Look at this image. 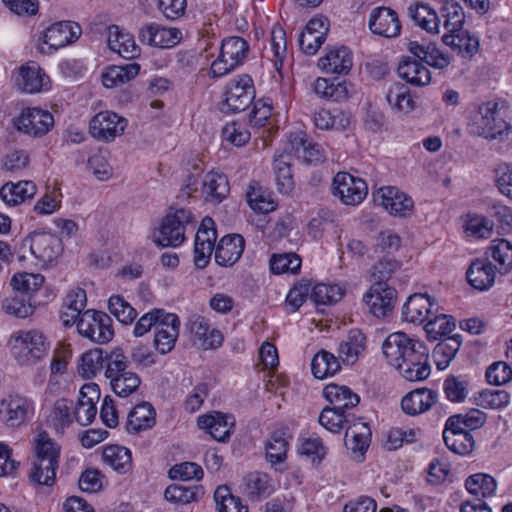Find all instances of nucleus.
Segmentation results:
<instances>
[{
  "instance_id": "nucleus-1",
  "label": "nucleus",
  "mask_w": 512,
  "mask_h": 512,
  "mask_svg": "<svg viewBox=\"0 0 512 512\" xmlns=\"http://www.w3.org/2000/svg\"><path fill=\"white\" fill-rule=\"evenodd\" d=\"M382 349L388 363L406 380L423 381L430 375L429 350L423 342L396 332L385 339Z\"/></svg>"
},
{
  "instance_id": "nucleus-2",
  "label": "nucleus",
  "mask_w": 512,
  "mask_h": 512,
  "mask_svg": "<svg viewBox=\"0 0 512 512\" xmlns=\"http://www.w3.org/2000/svg\"><path fill=\"white\" fill-rule=\"evenodd\" d=\"M505 102L488 101L478 107L480 118L472 125V133L487 140L502 139L512 126L505 120Z\"/></svg>"
},
{
  "instance_id": "nucleus-3",
  "label": "nucleus",
  "mask_w": 512,
  "mask_h": 512,
  "mask_svg": "<svg viewBox=\"0 0 512 512\" xmlns=\"http://www.w3.org/2000/svg\"><path fill=\"white\" fill-rule=\"evenodd\" d=\"M11 354L19 365L31 366L47 356L49 344L37 330L18 331L9 340Z\"/></svg>"
},
{
  "instance_id": "nucleus-4",
  "label": "nucleus",
  "mask_w": 512,
  "mask_h": 512,
  "mask_svg": "<svg viewBox=\"0 0 512 512\" xmlns=\"http://www.w3.org/2000/svg\"><path fill=\"white\" fill-rule=\"evenodd\" d=\"M61 239L55 234L45 232H32L25 237L19 248V261L30 253L43 265L53 264L62 253Z\"/></svg>"
},
{
  "instance_id": "nucleus-5",
  "label": "nucleus",
  "mask_w": 512,
  "mask_h": 512,
  "mask_svg": "<svg viewBox=\"0 0 512 512\" xmlns=\"http://www.w3.org/2000/svg\"><path fill=\"white\" fill-rule=\"evenodd\" d=\"M255 98L253 79L248 74L239 75L229 81L224 90L221 111L238 113L247 109Z\"/></svg>"
},
{
  "instance_id": "nucleus-6",
  "label": "nucleus",
  "mask_w": 512,
  "mask_h": 512,
  "mask_svg": "<svg viewBox=\"0 0 512 512\" xmlns=\"http://www.w3.org/2000/svg\"><path fill=\"white\" fill-rule=\"evenodd\" d=\"M248 50V43L241 37L224 39L219 56L210 68L213 77H221L234 70L246 58Z\"/></svg>"
},
{
  "instance_id": "nucleus-7",
  "label": "nucleus",
  "mask_w": 512,
  "mask_h": 512,
  "mask_svg": "<svg viewBox=\"0 0 512 512\" xmlns=\"http://www.w3.org/2000/svg\"><path fill=\"white\" fill-rule=\"evenodd\" d=\"M80 335L98 344H105L112 340L114 330L112 319L102 311L86 310L77 322Z\"/></svg>"
},
{
  "instance_id": "nucleus-8",
  "label": "nucleus",
  "mask_w": 512,
  "mask_h": 512,
  "mask_svg": "<svg viewBox=\"0 0 512 512\" xmlns=\"http://www.w3.org/2000/svg\"><path fill=\"white\" fill-rule=\"evenodd\" d=\"M192 218V213L183 208L166 215L154 242L161 247L179 246L185 239V227L192 221Z\"/></svg>"
},
{
  "instance_id": "nucleus-9",
  "label": "nucleus",
  "mask_w": 512,
  "mask_h": 512,
  "mask_svg": "<svg viewBox=\"0 0 512 512\" xmlns=\"http://www.w3.org/2000/svg\"><path fill=\"white\" fill-rule=\"evenodd\" d=\"M81 34V26L76 22H55L46 28L43 33V43L47 45V49L41 47V52L51 54L53 51L74 43Z\"/></svg>"
},
{
  "instance_id": "nucleus-10",
  "label": "nucleus",
  "mask_w": 512,
  "mask_h": 512,
  "mask_svg": "<svg viewBox=\"0 0 512 512\" xmlns=\"http://www.w3.org/2000/svg\"><path fill=\"white\" fill-rule=\"evenodd\" d=\"M333 194L345 205H357L366 197L367 184L347 172H339L333 178Z\"/></svg>"
},
{
  "instance_id": "nucleus-11",
  "label": "nucleus",
  "mask_w": 512,
  "mask_h": 512,
  "mask_svg": "<svg viewBox=\"0 0 512 512\" xmlns=\"http://www.w3.org/2000/svg\"><path fill=\"white\" fill-rule=\"evenodd\" d=\"M396 297L395 288L388 286L386 282H379L371 285L363 301L373 316L384 318L392 312Z\"/></svg>"
},
{
  "instance_id": "nucleus-12",
  "label": "nucleus",
  "mask_w": 512,
  "mask_h": 512,
  "mask_svg": "<svg viewBox=\"0 0 512 512\" xmlns=\"http://www.w3.org/2000/svg\"><path fill=\"white\" fill-rule=\"evenodd\" d=\"M127 120L110 111L96 114L90 121V134L101 141L110 142L124 133Z\"/></svg>"
},
{
  "instance_id": "nucleus-13",
  "label": "nucleus",
  "mask_w": 512,
  "mask_h": 512,
  "mask_svg": "<svg viewBox=\"0 0 512 512\" xmlns=\"http://www.w3.org/2000/svg\"><path fill=\"white\" fill-rule=\"evenodd\" d=\"M375 201L395 217L406 218L412 214L414 208L412 198L394 186L380 188L375 195Z\"/></svg>"
},
{
  "instance_id": "nucleus-14",
  "label": "nucleus",
  "mask_w": 512,
  "mask_h": 512,
  "mask_svg": "<svg viewBox=\"0 0 512 512\" xmlns=\"http://www.w3.org/2000/svg\"><path fill=\"white\" fill-rule=\"evenodd\" d=\"M53 125V115L49 111L40 108L24 109L17 119L18 129L35 137L45 135Z\"/></svg>"
},
{
  "instance_id": "nucleus-15",
  "label": "nucleus",
  "mask_w": 512,
  "mask_h": 512,
  "mask_svg": "<svg viewBox=\"0 0 512 512\" xmlns=\"http://www.w3.org/2000/svg\"><path fill=\"white\" fill-rule=\"evenodd\" d=\"M433 308L438 312V304L428 294L415 293L409 296L403 305L402 316L410 323L422 324L425 321L428 322L434 315Z\"/></svg>"
},
{
  "instance_id": "nucleus-16",
  "label": "nucleus",
  "mask_w": 512,
  "mask_h": 512,
  "mask_svg": "<svg viewBox=\"0 0 512 512\" xmlns=\"http://www.w3.org/2000/svg\"><path fill=\"white\" fill-rule=\"evenodd\" d=\"M13 79L18 90L29 94L41 92L48 84L45 72L33 61L20 66Z\"/></svg>"
},
{
  "instance_id": "nucleus-17",
  "label": "nucleus",
  "mask_w": 512,
  "mask_h": 512,
  "mask_svg": "<svg viewBox=\"0 0 512 512\" xmlns=\"http://www.w3.org/2000/svg\"><path fill=\"white\" fill-rule=\"evenodd\" d=\"M369 28L374 34L392 38L400 34L401 24L394 10L388 7H377L370 14Z\"/></svg>"
},
{
  "instance_id": "nucleus-18",
  "label": "nucleus",
  "mask_w": 512,
  "mask_h": 512,
  "mask_svg": "<svg viewBox=\"0 0 512 512\" xmlns=\"http://www.w3.org/2000/svg\"><path fill=\"white\" fill-rule=\"evenodd\" d=\"M407 49L415 58L439 70L447 68L452 60L433 42L409 41Z\"/></svg>"
},
{
  "instance_id": "nucleus-19",
  "label": "nucleus",
  "mask_w": 512,
  "mask_h": 512,
  "mask_svg": "<svg viewBox=\"0 0 512 512\" xmlns=\"http://www.w3.org/2000/svg\"><path fill=\"white\" fill-rule=\"evenodd\" d=\"M197 423L200 429L205 430L218 442L228 441L235 425L232 416L221 412L199 416Z\"/></svg>"
},
{
  "instance_id": "nucleus-20",
  "label": "nucleus",
  "mask_w": 512,
  "mask_h": 512,
  "mask_svg": "<svg viewBox=\"0 0 512 512\" xmlns=\"http://www.w3.org/2000/svg\"><path fill=\"white\" fill-rule=\"evenodd\" d=\"M29 400L20 395H10L0 402V420L8 427H18L26 419Z\"/></svg>"
},
{
  "instance_id": "nucleus-21",
  "label": "nucleus",
  "mask_w": 512,
  "mask_h": 512,
  "mask_svg": "<svg viewBox=\"0 0 512 512\" xmlns=\"http://www.w3.org/2000/svg\"><path fill=\"white\" fill-rule=\"evenodd\" d=\"M353 65V57L346 46L330 48L326 55L318 60V66L326 73L345 75Z\"/></svg>"
},
{
  "instance_id": "nucleus-22",
  "label": "nucleus",
  "mask_w": 512,
  "mask_h": 512,
  "mask_svg": "<svg viewBox=\"0 0 512 512\" xmlns=\"http://www.w3.org/2000/svg\"><path fill=\"white\" fill-rule=\"evenodd\" d=\"M245 240L240 234L224 236L215 249V261L221 266H232L243 254Z\"/></svg>"
},
{
  "instance_id": "nucleus-23",
  "label": "nucleus",
  "mask_w": 512,
  "mask_h": 512,
  "mask_svg": "<svg viewBox=\"0 0 512 512\" xmlns=\"http://www.w3.org/2000/svg\"><path fill=\"white\" fill-rule=\"evenodd\" d=\"M229 192V181L224 173L211 171L204 176L202 193L207 203L217 205L229 195Z\"/></svg>"
},
{
  "instance_id": "nucleus-24",
  "label": "nucleus",
  "mask_w": 512,
  "mask_h": 512,
  "mask_svg": "<svg viewBox=\"0 0 512 512\" xmlns=\"http://www.w3.org/2000/svg\"><path fill=\"white\" fill-rule=\"evenodd\" d=\"M443 440L451 452L461 456L471 454L476 446V442L469 431L450 427L447 421L443 431Z\"/></svg>"
},
{
  "instance_id": "nucleus-25",
  "label": "nucleus",
  "mask_w": 512,
  "mask_h": 512,
  "mask_svg": "<svg viewBox=\"0 0 512 512\" xmlns=\"http://www.w3.org/2000/svg\"><path fill=\"white\" fill-rule=\"evenodd\" d=\"M436 391L421 388L406 394L401 401L402 410L409 415H417L428 411L436 402Z\"/></svg>"
},
{
  "instance_id": "nucleus-26",
  "label": "nucleus",
  "mask_w": 512,
  "mask_h": 512,
  "mask_svg": "<svg viewBox=\"0 0 512 512\" xmlns=\"http://www.w3.org/2000/svg\"><path fill=\"white\" fill-rule=\"evenodd\" d=\"M495 270L496 268L488 259H476L470 264L466 278L475 289L487 290L494 284Z\"/></svg>"
},
{
  "instance_id": "nucleus-27",
  "label": "nucleus",
  "mask_w": 512,
  "mask_h": 512,
  "mask_svg": "<svg viewBox=\"0 0 512 512\" xmlns=\"http://www.w3.org/2000/svg\"><path fill=\"white\" fill-rule=\"evenodd\" d=\"M108 46L112 51L128 60L138 57L141 53V49L135 43L133 36L121 31L116 25L109 28Z\"/></svg>"
},
{
  "instance_id": "nucleus-28",
  "label": "nucleus",
  "mask_w": 512,
  "mask_h": 512,
  "mask_svg": "<svg viewBox=\"0 0 512 512\" xmlns=\"http://www.w3.org/2000/svg\"><path fill=\"white\" fill-rule=\"evenodd\" d=\"M442 41L464 58H471L479 50V39L463 28L445 34Z\"/></svg>"
},
{
  "instance_id": "nucleus-29",
  "label": "nucleus",
  "mask_w": 512,
  "mask_h": 512,
  "mask_svg": "<svg viewBox=\"0 0 512 512\" xmlns=\"http://www.w3.org/2000/svg\"><path fill=\"white\" fill-rule=\"evenodd\" d=\"M274 488L266 473L251 472L243 479L242 491L251 501H259L272 494Z\"/></svg>"
},
{
  "instance_id": "nucleus-30",
  "label": "nucleus",
  "mask_w": 512,
  "mask_h": 512,
  "mask_svg": "<svg viewBox=\"0 0 512 512\" xmlns=\"http://www.w3.org/2000/svg\"><path fill=\"white\" fill-rule=\"evenodd\" d=\"M323 395L334 409L346 411L358 405L360 397L349 387L328 384L323 389Z\"/></svg>"
},
{
  "instance_id": "nucleus-31",
  "label": "nucleus",
  "mask_w": 512,
  "mask_h": 512,
  "mask_svg": "<svg viewBox=\"0 0 512 512\" xmlns=\"http://www.w3.org/2000/svg\"><path fill=\"white\" fill-rule=\"evenodd\" d=\"M398 74L407 83L417 87L426 86L431 82L430 70L416 59L407 58L401 61L398 65Z\"/></svg>"
},
{
  "instance_id": "nucleus-32",
  "label": "nucleus",
  "mask_w": 512,
  "mask_h": 512,
  "mask_svg": "<svg viewBox=\"0 0 512 512\" xmlns=\"http://www.w3.org/2000/svg\"><path fill=\"white\" fill-rule=\"evenodd\" d=\"M156 423L155 410L148 402L135 406L128 414L126 428L128 432L137 433L152 428Z\"/></svg>"
},
{
  "instance_id": "nucleus-33",
  "label": "nucleus",
  "mask_w": 512,
  "mask_h": 512,
  "mask_svg": "<svg viewBox=\"0 0 512 512\" xmlns=\"http://www.w3.org/2000/svg\"><path fill=\"white\" fill-rule=\"evenodd\" d=\"M366 337L357 329L351 330L346 338L339 345V358L346 365H353L359 355L365 350Z\"/></svg>"
},
{
  "instance_id": "nucleus-34",
  "label": "nucleus",
  "mask_w": 512,
  "mask_h": 512,
  "mask_svg": "<svg viewBox=\"0 0 512 512\" xmlns=\"http://www.w3.org/2000/svg\"><path fill=\"white\" fill-rule=\"evenodd\" d=\"M37 188L32 181L6 183L0 189L1 199L8 205H17L36 194Z\"/></svg>"
},
{
  "instance_id": "nucleus-35",
  "label": "nucleus",
  "mask_w": 512,
  "mask_h": 512,
  "mask_svg": "<svg viewBox=\"0 0 512 512\" xmlns=\"http://www.w3.org/2000/svg\"><path fill=\"white\" fill-rule=\"evenodd\" d=\"M204 489L200 485L171 484L164 491V498L173 504H188L200 500Z\"/></svg>"
},
{
  "instance_id": "nucleus-36",
  "label": "nucleus",
  "mask_w": 512,
  "mask_h": 512,
  "mask_svg": "<svg viewBox=\"0 0 512 512\" xmlns=\"http://www.w3.org/2000/svg\"><path fill=\"white\" fill-rule=\"evenodd\" d=\"M462 344L458 334L442 339L433 349V358L439 370H444L456 356Z\"/></svg>"
},
{
  "instance_id": "nucleus-37",
  "label": "nucleus",
  "mask_w": 512,
  "mask_h": 512,
  "mask_svg": "<svg viewBox=\"0 0 512 512\" xmlns=\"http://www.w3.org/2000/svg\"><path fill=\"white\" fill-rule=\"evenodd\" d=\"M140 71V65L137 63H129L123 66L114 65L103 73L102 83L107 88L124 84L135 78Z\"/></svg>"
},
{
  "instance_id": "nucleus-38",
  "label": "nucleus",
  "mask_w": 512,
  "mask_h": 512,
  "mask_svg": "<svg viewBox=\"0 0 512 512\" xmlns=\"http://www.w3.org/2000/svg\"><path fill=\"white\" fill-rule=\"evenodd\" d=\"M408 15L422 29L429 33L438 32L439 17L435 10L423 3H415L409 6Z\"/></svg>"
},
{
  "instance_id": "nucleus-39",
  "label": "nucleus",
  "mask_w": 512,
  "mask_h": 512,
  "mask_svg": "<svg viewBox=\"0 0 512 512\" xmlns=\"http://www.w3.org/2000/svg\"><path fill=\"white\" fill-rule=\"evenodd\" d=\"M489 252L493 265L500 274H507L512 269V244L506 239L492 241Z\"/></svg>"
},
{
  "instance_id": "nucleus-40",
  "label": "nucleus",
  "mask_w": 512,
  "mask_h": 512,
  "mask_svg": "<svg viewBox=\"0 0 512 512\" xmlns=\"http://www.w3.org/2000/svg\"><path fill=\"white\" fill-rule=\"evenodd\" d=\"M339 369V359L326 350L319 351L312 358L311 371L317 379L333 376Z\"/></svg>"
},
{
  "instance_id": "nucleus-41",
  "label": "nucleus",
  "mask_w": 512,
  "mask_h": 512,
  "mask_svg": "<svg viewBox=\"0 0 512 512\" xmlns=\"http://www.w3.org/2000/svg\"><path fill=\"white\" fill-rule=\"evenodd\" d=\"M456 323L452 316L446 314H437L430 317L425 325V331L431 340H439L450 337L449 334L455 329Z\"/></svg>"
},
{
  "instance_id": "nucleus-42",
  "label": "nucleus",
  "mask_w": 512,
  "mask_h": 512,
  "mask_svg": "<svg viewBox=\"0 0 512 512\" xmlns=\"http://www.w3.org/2000/svg\"><path fill=\"white\" fill-rule=\"evenodd\" d=\"M465 487L469 493L486 498L495 494L497 481L490 474L476 473L466 479Z\"/></svg>"
},
{
  "instance_id": "nucleus-43",
  "label": "nucleus",
  "mask_w": 512,
  "mask_h": 512,
  "mask_svg": "<svg viewBox=\"0 0 512 512\" xmlns=\"http://www.w3.org/2000/svg\"><path fill=\"white\" fill-rule=\"evenodd\" d=\"M102 457L106 464L119 473H126L131 465V452L119 445H110L103 450Z\"/></svg>"
},
{
  "instance_id": "nucleus-44",
  "label": "nucleus",
  "mask_w": 512,
  "mask_h": 512,
  "mask_svg": "<svg viewBox=\"0 0 512 512\" xmlns=\"http://www.w3.org/2000/svg\"><path fill=\"white\" fill-rule=\"evenodd\" d=\"M105 351L102 348H95L87 351L81 356L78 366L79 374L86 379H92L97 372L101 371L105 362Z\"/></svg>"
},
{
  "instance_id": "nucleus-45",
  "label": "nucleus",
  "mask_w": 512,
  "mask_h": 512,
  "mask_svg": "<svg viewBox=\"0 0 512 512\" xmlns=\"http://www.w3.org/2000/svg\"><path fill=\"white\" fill-rule=\"evenodd\" d=\"M61 447L46 432L38 434L34 442L33 460L60 461Z\"/></svg>"
},
{
  "instance_id": "nucleus-46",
  "label": "nucleus",
  "mask_w": 512,
  "mask_h": 512,
  "mask_svg": "<svg viewBox=\"0 0 512 512\" xmlns=\"http://www.w3.org/2000/svg\"><path fill=\"white\" fill-rule=\"evenodd\" d=\"M287 156L280 155L274 159L273 169L275 173V180L277 189L281 194L290 195L294 190V181L291 173V167Z\"/></svg>"
},
{
  "instance_id": "nucleus-47",
  "label": "nucleus",
  "mask_w": 512,
  "mask_h": 512,
  "mask_svg": "<svg viewBox=\"0 0 512 512\" xmlns=\"http://www.w3.org/2000/svg\"><path fill=\"white\" fill-rule=\"evenodd\" d=\"M386 99L392 108L399 112L408 113L414 108V100L407 86L402 83L393 84L386 94Z\"/></svg>"
},
{
  "instance_id": "nucleus-48",
  "label": "nucleus",
  "mask_w": 512,
  "mask_h": 512,
  "mask_svg": "<svg viewBox=\"0 0 512 512\" xmlns=\"http://www.w3.org/2000/svg\"><path fill=\"white\" fill-rule=\"evenodd\" d=\"M73 402L65 398L58 399L53 406L49 415V422L57 433H62L66 427L72 422V409Z\"/></svg>"
},
{
  "instance_id": "nucleus-49",
  "label": "nucleus",
  "mask_w": 512,
  "mask_h": 512,
  "mask_svg": "<svg viewBox=\"0 0 512 512\" xmlns=\"http://www.w3.org/2000/svg\"><path fill=\"white\" fill-rule=\"evenodd\" d=\"M486 414L479 409H471L465 414L452 415L447 419L450 427L461 430H475L481 428L486 422Z\"/></svg>"
},
{
  "instance_id": "nucleus-50",
  "label": "nucleus",
  "mask_w": 512,
  "mask_h": 512,
  "mask_svg": "<svg viewBox=\"0 0 512 512\" xmlns=\"http://www.w3.org/2000/svg\"><path fill=\"white\" fill-rule=\"evenodd\" d=\"M310 298L317 305H332L344 295L343 289L337 285L319 283L310 290Z\"/></svg>"
},
{
  "instance_id": "nucleus-51",
  "label": "nucleus",
  "mask_w": 512,
  "mask_h": 512,
  "mask_svg": "<svg viewBox=\"0 0 512 512\" xmlns=\"http://www.w3.org/2000/svg\"><path fill=\"white\" fill-rule=\"evenodd\" d=\"M214 500L218 512H248L247 506L241 503L240 498L234 497L226 485L215 490Z\"/></svg>"
},
{
  "instance_id": "nucleus-52",
  "label": "nucleus",
  "mask_w": 512,
  "mask_h": 512,
  "mask_svg": "<svg viewBox=\"0 0 512 512\" xmlns=\"http://www.w3.org/2000/svg\"><path fill=\"white\" fill-rule=\"evenodd\" d=\"M110 313L122 324L129 325L137 317V311L122 296L112 295L108 300Z\"/></svg>"
},
{
  "instance_id": "nucleus-53",
  "label": "nucleus",
  "mask_w": 512,
  "mask_h": 512,
  "mask_svg": "<svg viewBox=\"0 0 512 512\" xmlns=\"http://www.w3.org/2000/svg\"><path fill=\"white\" fill-rule=\"evenodd\" d=\"M443 391L451 402H462L469 393V382L461 376L449 375L443 383Z\"/></svg>"
},
{
  "instance_id": "nucleus-54",
  "label": "nucleus",
  "mask_w": 512,
  "mask_h": 512,
  "mask_svg": "<svg viewBox=\"0 0 512 512\" xmlns=\"http://www.w3.org/2000/svg\"><path fill=\"white\" fill-rule=\"evenodd\" d=\"M370 429L366 423H358L353 426H347L345 432V444L352 450L364 451L368 447V435Z\"/></svg>"
},
{
  "instance_id": "nucleus-55",
  "label": "nucleus",
  "mask_w": 512,
  "mask_h": 512,
  "mask_svg": "<svg viewBox=\"0 0 512 512\" xmlns=\"http://www.w3.org/2000/svg\"><path fill=\"white\" fill-rule=\"evenodd\" d=\"M44 283V276L41 274H34L23 272L13 276L11 286L13 289L21 294H32L39 290Z\"/></svg>"
},
{
  "instance_id": "nucleus-56",
  "label": "nucleus",
  "mask_w": 512,
  "mask_h": 512,
  "mask_svg": "<svg viewBox=\"0 0 512 512\" xmlns=\"http://www.w3.org/2000/svg\"><path fill=\"white\" fill-rule=\"evenodd\" d=\"M475 400L482 408L501 409L509 404L510 395L505 390L486 389L479 392Z\"/></svg>"
},
{
  "instance_id": "nucleus-57",
  "label": "nucleus",
  "mask_w": 512,
  "mask_h": 512,
  "mask_svg": "<svg viewBox=\"0 0 512 512\" xmlns=\"http://www.w3.org/2000/svg\"><path fill=\"white\" fill-rule=\"evenodd\" d=\"M110 384L117 396L126 398L139 388L141 379L137 373L130 371L114 378Z\"/></svg>"
},
{
  "instance_id": "nucleus-58",
  "label": "nucleus",
  "mask_w": 512,
  "mask_h": 512,
  "mask_svg": "<svg viewBox=\"0 0 512 512\" xmlns=\"http://www.w3.org/2000/svg\"><path fill=\"white\" fill-rule=\"evenodd\" d=\"M444 26L449 32L462 29L465 14L461 5L454 0H449L441 8Z\"/></svg>"
},
{
  "instance_id": "nucleus-59",
  "label": "nucleus",
  "mask_w": 512,
  "mask_h": 512,
  "mask_svg": "<svg viewBox=\"0 0 512 512\" xmlns=\"http://www.w3.org/2000/svg\"><path fill=\"white\" fill-rule=\"evenodd\" d=\"M301 259L295 253L273 255L270 260V270L274 274L289 272L296 274L300 271Z\"/></svg>"
},
{
  "instance_id": "nucleus-60",
  "label": "nucleus",
  "mask_w": 512,
  "mask_h": 512,
  "mask_svg": "<svg viewBox=\"0 0 512 512\" xmlns=\"http://www.w3.org/2000/svg\"><path fill=\"white\" fill-rule=\"evenodd\" d=\"M348 422V416L344 411L334 409L331 406L323 408L319 415V423L326 430L333 433H339Z\"/></svg>"
},
{
  "instance_id": "nucleus-61",
  "label": "nucleus",
  "mask_w": 512,
  "mask_h": 512,
  "mask_svg": "<svg viewBox=\"0 0 512 512\" xmlns=\"http://www.w3.org/2000/svg\"><path fill=\"white\" fill-rule=\"evenodd\" d=\"M313 121L315 126L321 130H342L349 125V119L342 112L333 115L330 111L325 109L316 112Z\"/></svg>"
},
{
  "instance_id": "nucleus-62",
  "label": "nucleus",
  "mask_w": 512,
  "mask_h": 512,
  "mask_svg": "<svg viewBox=\"0 0 512 512\" xmlns=\"http://www.w3.org/2000/svg\"><path fill=\"white\" fill-rule=\"evenodd\" d=\"M106 370L105 376L111 380L124 374L127 371L128 360L123 350L115 348L110 353H105Z\"/></svg>"
},
{
  "instance_id": "nucleus-63",
  "label": "nucleus",
  "mask_w": 512,
  "mask_h": 512,
  "mask_svg": "<svg viewBox=\"0 0 512 512\" xmlns=\"http://www.w3.org/2000/svg\"><path fill=\"white\" fill-rule=\"evenodd\" d=\"M283 432L272 434L270 441L266 446V457L272 464H277L285 460L288 443Z\"/></svg>"
},
{
  "instance_id": "nucleus-64",
  "label": "nucleus",
  "mask_w": 512,
  "mask_h": 512,
  "mask_svg": "<svg viewBox=\"0 0 512 512\" xmlns=\"http://www.w3.org/2000/svg\"><path fill=\"white\" fill-rule=\"evenodd\" d=\"M222 137L234 146L240 147L249 141L251 134L242 123L233 121L223 127Z\"/></svg>"
}]
</instances>
